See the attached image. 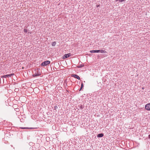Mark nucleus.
Masks as SVG:
<instances>
[{
    "instance_id": "obj_12",
    "label": "nucleus",
    "mask_w": 150,
    "mask_h": 150,
    "mask_svg": "<svg viewBox=\"0 0 150 150\" xmlns=\"http://www.w3.org/2000/svg\"><path fill=\"white\" fill-rule=\"evenodd\" d=\"M115 0L116 2L117 1H119L120 2H123L125 1V0Z\"/></svg>"
},
{
    "instance_id": "obj_13",
    "label": "nucleus",
    "mask_w": 150,
    "mask_h": 150,
    "mask_svg": "<svg viewBox=\"0 0 150 150\" xmlns=\"http://www.w3.org/2000/svg\"><path fill=\"white\" fill-rule=\"evenodd\" d=\"M23 31L24 32L27 33L28 32V30L26 29H24Z\"/></svg>"
},
{
    "instance_id": "obj_1",
    "label": "nucleus",
    "mask_w": 150,
    "mask_h": 150,
    "mask_svg": "<svg viewBox=\"0 0 150 150\" xmlns=\"http://www.w3.org/2000/svg\"><path fill=\"white\" fill-rule=\"evenodd\" d=\"M50 63V62L49 61H46L42 62L41 64V66H46L47 65L49 64Z\"/></svg>"
},
{
    "instance_id": "obj_4",
    "label": "nucleus",
    "mask_w": 150,
    "mask_h": 150,
    "mask_svg": "<svg viewBox=\"0 0 150 150\" xmlns=\"http://www.w3.org/2000/svg\"><path fill=\"white\" fill-rule=\"evenodd\" d=\"M71 55V54L70 53H69L67 54H65L64 56H63L62 57L63 59H65L67 58H68Z\"/></svg>"
},
{
    "instance_id": "obj_9",
    "label": "nucleus",
    "mask_w": 150,
    "mask_h": 150,
    "mask_svg": "<svg viewBox=\"0 0 150 150\" xmlns=\"http://www.w3.org/2000/svg\"><path fill=\"white\" fill-rule=\"evenodd\" d=\"M103 136V134L102 133L99 134L97 135V137H102Z\"/></svg>"
},
{
    "instance_id": "obj_6",
    "label": "nucleus",
    "mask_w": 150,
    "mask_h": 150,
    "mask_svg": "<svg viewBox=\"0 0 150 150\" xmlns=\"http://www.w3.org/2000/svg\"><path fill=\"white\" fill-rule=\"evenodd\" d=\"M71 76L73 77H74L75 78H76L79 80H80V77L77 75L76 74H72L71 75Z\"/></svg>"
},
{
    "instance_id": "obj_16",
    "label": "nucleus",
    "mask_w": 150,
    "mask_h": 150,
    "mask_svg": "<svg viewBox=\"0 0 150 150\" xmlns=\"http://www.w3.org/2000/svg\"><path fill=\"white\" fill-rule=\"evenodd\" d=\"M83 66H81V67H80V66H78V68H80V67H83Z\"/></svg>"
},
{
    "instance_id": "obj_17",
    "label": "nucleus",
    "mask_w": 150,
    "mask_h": 150,
    "mask_svg": "<svg viewBox=\"0 0 150 150\" xmlns=\"http://www.w3.org/2000/svg\"><path fill=\"white\" fill-rule=\"evenodd\" d=\"M99 6V5H98V6H97V7H98V6Z\"/></svg>"
},
{
    "instance_id": "obj_14",
    "label": "nucleus",
    "mask_w": 150,
    "mask_h": 150,
    "mask_svg": "<svg viewBox=\"0 0 150 150\" xmlns=\"http://www.w3.org/2000/svg\"><path fill=\"white\" fill-rule=\"evenodd\" d=\"M22 129H29V128H25V127L22 128Z\"/></svg>"
},
{
    "instance_id": "obj_11",
    "label": "nucleus",
    "mask_w": 150,
    "mask_h": 150,
    "mask_svg": "<svg viewBox=\"0 0 150 150\" xmlns=\"http://www.w3.org/2000/svg\"><path fill=\"white\" fill-rule=\"evenodd\" d=\"M56 44V42H53L52 43V45L53 46H54Z\"/></svg>"
},
{
    "instance_id": "obj_5",
    "label": "nucleus",
    "mask_w": 150,
    "mask_h": 150,
    "mask_svg": "<svg viewBox=\"0 0 150 150\" xmlns=\"http://www.w3.org/2000/svg\"><path fill=\"white\" fill-rule=\"evenodd\" d=\"M14 75L13 74H11L8 75H6L4 76H2V78H6L7 77H10L11 76Z\"/></svg>"
},
{
    "instance_id": "obj_8",
    "label": "nucleus",
    "mask_w": 150,
    "mask_h": 150,
    "mask_svg": "<svg viewBox=\"0 0 150 150\" xmlns=\"http://www.w3.org/2000/svg\"><path fill=\"white\" fill-rule=\"evenodd\" d=\"M90 52L91 53H95V52H99L98 50H91L90 51Z\"/></svg>"
},
{
    "instance_id": "obj_10",
    "label": "nucleus",
    "mask_w": 150,
    "mask_h": 150,
    "mask_svg": "<svg viewBox=\"0 0 150 150\" xmlns=\"http://www.w3.org/2000/svg\"><path fill=\"white\" fill-rule=\"evenodd\" d=\"M83 83H82L81 84V87L80 88L79 91H80L82 89V88L83 87Z\"/></svg>"
},
{
    "instance_id": "obj_15",
    "label": "nucleus",
    "mask_w": 150,
    "mask_h": 150,
    "mask_svg": "<svg viewBox=\"0 0 150 150\" xmlns=\"http://www.w3.org/2000/svg\"><path fill=\"white\" fill-rule=\"evenodd\" d=\"M148 137L150 139V134L149 135Z\"/></svg>"
},
{
    "instance_id": "obj_7",
    "label": "nucleus",
    "mask_w": 150,
    "mask_h": 150,
    "mask_svg": "<svg viewBox=\"0 0 150 150\" xmlns=\"http://www.w3.org/2000/svg\"><path fill=\"white\" fill-rule=\"evenodd\" d=\"M99 52H100L102 53H107L106 51L104 50H98Z\"/></svg>"
},
{
    "instance_id": "obj_2",
    "label": "nucleus",
    "mask_w": 150,
    "mask_h": 150,
    "mask_svg": "<svg viewBox=\"0 0 150 150\" xmlns=\"http://www.w3.org/2000/svg\"><path fill=\"white\" fill-rule=\"evenodd\" d=\"M37 73H35L33 75L34 77L40 76V75L41 73L40 71V69L37 70Z\"/></svg>"
},
{
    "instance_id": "obj_3",
    "label": "nucleus",
    "mask_w": 150,
    "mask_h": 150,
    "mask_svg": "<svg viewBox=\"0 0 150 150\" xmlns=\"http://www.w3.org/2000/svg\"><path fill=\"white\" fill-rule=\"evenodd\" d=\"M145 108L147 111H150V103L146 104L145 105Z\"/></svg>"
}]
</instances>
